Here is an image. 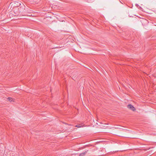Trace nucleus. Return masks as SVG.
<instances>
[{
  "mask_svg": "<svg viewBox=\"0 0 156 156\" xmlns=\"http://www.w3.org/2000/svg\"><path fill=\"white\" fill-rule=\"evenodd\" d=\"M76 127H78V128H80V127H81V126H79V125H76Z\"/></svg>",
  "mask_w": 156,
  "mask_h": 156,
  "instance_id": "20e7f679",
  "label": "nucleus"
},
{
  "mask_svg": "<svg viewBox=\"0 0 156 156\" xmlns=\"http://www.w3.org/2000/svg\"><path fill=\"white\" fill-rule=\"evenodd\" d=\"M136 6H138V4H136Z\"/></svg>",
  "mask_w": 156,
  "mask_h": 156,
  "instance_id": "39448f33",
  "label": "nucleus"
},
{
  "mask_svg": "<svg viewBox=\"0 0 156 156\" xmlns=\"http://www.w3.org/2000/svg\"><path fill=\"white\" fill-rule=\"evenodd\" d=\"M87 152H83V153H80V155H79V156H83V155H84L85 153H86Z\"/></svg>",
  "mask_w": 156,
  "mask_h": 156,
  "instance_id": "7ed1b4c3",
  "label": "nucleus"
},
{
  "mask_svg": "<svg viewBox=\"0 0 156 156\" xmlns=\"http://www.w3.org/2000/svg\"><path fill=\"white\" fill-rule=\"evenodd\" d=\"M7 99L10 102H12L13 101V99L11 98H7Z\"/></svg>",
  "mask_w": 156,
  "mask_h": 156,
  "instance_id": "f03ea898",
  "label": "nucleus"
},
{
  "mask_svg": "<svg viewBox=\"0 0 156 156\" xmlns=\"http://www.w3.org/2000/svg\"><path fill=\"white\" fill-rule=\"evenodd\" d=\"M127 107L128 108L131 110L133 111H134L136 109L131 104L128 105H127Z\"/></svg>",
  "mask_w": 156,
  "mask_h": 156,
  "instance_id": "f257e3e1",
  "label": "nucleus"
}]
</instances>
